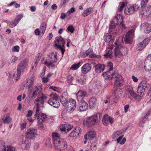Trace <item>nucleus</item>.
I'll list each match as a JSON object with an SVG mask.
<instances>
[{
	"instance_id": "6e6552de",
	"label": "nucleus",
	"mask_w": 151,
	"mask_h": 151,
	"mask_svg": "<svg viewBox=\"0 0 151 151\" xmlns=\"http://www.w3.org/2000/svg\"><path fill=\"white\" fill-rule=\"evenodd\" d=\"M101 115L100 113L96 114L94 116L88 117L86 119V124L91 125L95 124L98 122V120L100 119Z\"/></svg>"
},
{
	"instance_id": "9b49d317",
	"label": "nucleus",
	"mask_w": 151,
	"mask_h": 151,
	"mask_svg": "<svg viewBox=\"0 0 151 151\" xmlns=\"http://www.w3.org/2000/svg\"><path fill=\"white\" fill-rule=\"evenodd\" d=\"M115 45V48L114 50V54L115 56L118 58H121L122 56V53L121 52L122 49V45L120 42L116 40L114 42Z\"/></svg>"
},
{
	"instance_id": "49530a36",
	"label": "nucleus",
	"mask_w": 151,
	"mask_h": 151,
	"mask_svg": "<svg viewBox=\"0 0 151 151\" xmlns=\"http://www.w3.org/2000/svg\"><path fill=\"white\" fill-rule=\"evenodd\" d=\"M125 4L123 2H121L119 3L118 7V10L119 12L122 11L125 6Z\"/></svg>"
},
{
	"instance_id": "412c9836",
	"label": "nucleus",
	"mask_w": 151,
	"mask_h": 151,
	"mask_svg": "<svg viewBox=\"0 0 151 151\" xmlns=\"http://www.w3.org/2000/svg\"><path fill=\"white\" fill-rule=\"evenodd\" d=\"M149 41L150 40L149 39L147 38L144 40L137 45V50L139 51L142 50L147 45Z\"/></svg>"
},
{
	"instance_id": "774afa93",
	"label": "nucleus",
	"mask_w": 151,
	"mask_h": 151,
	"mask_svg": "<svg viewBox=\"0 0 151 151\" xmlns=\"http://www.w3.org/2000/svg\"><path fill=\"white\" fill-rule=\"evenodd\" d=\"M66 14L64 13H62L60 16V18L62 19H64L66 17Z\"/></svg>"
},
{
	"instance_id": "9d476101",
	"label": "nucleus",
	"mask_w": 151,
	"mask_h": 151,
	"mask_svg": "<svg viewBox=\"0 0 151 151\" xmlns=\"http://www.w3.org/2000/svg\"><path fill=\"white\" fill-rule=\"evenodd\" d=\"M126 93L127 97L130 99L137 96V94L134 91L132 87L129 85L126 87Z\"/></svg>"
},
{
	"instance_id": "f3484780",
	"label": "nucleus",
	"mask_w": 151,
	"mask_h": 151,
	"mask_svg": "<svg viewBox=\"0 0 151 151\" xmlns=\"http://www.w3.org/2000/svg\"><path fill=\"white\" fill-rule=\"evenodd\" d=\"M76 102L74 100H73L71 102H69L66 106L67 111L69 113L72 112L76 108Z\"/></svg>"
},
{
	"instance_id": "a19ab883",
	"label": "nucleus",
	"mask_w": 151,
	"mask_h": 151,
	"mask_svg": "<svg viewBox=\"0 0 151 151\" xmlns=\"http://www.w3.org/2000/svg\"><path fill=\"white\" fill-rule=\"evenodd\" d=\"M36 114L35 116L36 117H38V116H42V114L45 115L43 113H41L40 112V107L42 106H39V105H36Z\"/></svg>"
},
{
	"instance_id": "37998d69",
	"label": "nucleus",
	"mask_w": 151,
	"mask_h": 151,
	"mask_svg": "<svg viewBox=\"0 0 151 151\" xmlns=\"http://www.w3.org/2000/svg\"><path fill=\"white\" fill-rule=\"evenodd\" d=\"M82 65V63L80 62L76 64L72 65L70 68V69L76 70L77 69Z\"/></svg>"
},
{
	"instance_id": "f704fd0d",
	"label": "nucleus",
	"mask_w": 151,
	"mask_h": 151,
	"mask_svg": "<svg viewBox=\"0 0 151 151\" xmlns=\"http://www.w3.org/2000/svg\"><path fill=\"white\" fill-rule=\"evenodd\" d=\"M34 83L33 79L32 78L30 79H28L26 81L25 84L24 85L26 86L27 87L29 88L31 87L32 85Z\"/></svg>"
},
{
	"instance_id": "20e7f679",
	"label": "nucleus",
	"mask_w": 151,
	"mask_h": 151,
	"mask_svg": "<svg viewBox=\"0 0 151 151\" xmlns=\"http://www.w3.org/2000/svg\"><path fill=\"white\" fill-rule=\"evenodd\" d=\"M29 60L25 58L22 60L19 63L17 69V73L13 75L14 77H16V80L17 81L21 75V71H24L28 66Z\"/></svg>"
},
{
	"instance_id": "bb28decb",
	"label": "nucleus",
	"mask_w": 151,
	"mask_h": 151,
	"mask_svg": "<svg viewBox=\"0 0 151 151\" xmlns=\"http://www.w3.org/2000/svg\"><path fill=\"white\" fill-rule=\"evenodd\" d=\"M95 70L96 73H99L103 72L105 68V66L104 64H98L95 66Z\"/></svg>"
},
{
	"instance_id": "2f4dec72",
	"label": "nucleus",
	"mask_w": 151,
	"mask_h": 151,
	"mask_svg": "<svg viewBox=\"0 0 151 151\" xmlns=\"http://www.w3.org/2000/svg\"><path fill=\"white\" fill-rule=\"evenodd\" d=\"M96 99L94 97H92L89 99V102L91 108H93L96 106Z\"/></svg>"
},
{
	"instance_id": "ddd939ff",
	"label": "nucleus",
	"mask_w": 151,
	"mask_h": 151,
	"mask_svg": "<svg viewBox=\"0 0 151 151\" xmlns=\"http://www.w3.org/2000/svg\"><path fill=\"white\" fill-rule=\"evenodd\" d=\"M147 84L146 81H142L139 83L137 88V91L140 95L143 93L145 91V89L147 87Z\"/></svg>"
},
{
	"instance_id": "5701e85b",
	"label": "nucleus",
	"mask_w": 151,
	"mask_h": 151,
	"mask_svg": "<svg viewBox=\"0 0 151 151\" xmlns=\"http://www.w3.org/2000/svg\"><path fill=\"white\" fill-rule=\"evenodd\" d=\"M73 127V126L70 124H64L60 127V131L62 133H65L68 132Z\"/></svg>"
},
{
	"instance_id": "423d86ee",
	"label": "nucleus",
	"mask_w": 151,
	"mask_h": 151,
	"mask_svg": "<svg viewBox=\"0 0 151 151\" xmlns=\"http://www.w3.org/2000/svg\"><path fill=\"white\" fill-rule=\"evenodd\" d=\"M37 130L35 128H30L26 132L25 138L29 140L34 139L37 135Z\"/></svg>"
},
{
	"instance_id": "0eeeda50",
	"label": "nucleus",
	"mask_w": 151,
	"mask_h": 151,
	"mask_svg": "<svg viewBox=\"0 0 151 151\" xmlns=\"http://www.w3.org/2000/svg\"><path fill=\"white\" fill-rule=\"evenodd\" d=\"M58 100V96L56 94H54L51 95L50 98L48 100L47 103L54 107L58 108L60 105Z\"/></svg>"
},
{
	"instance_id": "13d9d810",
	"label": "nucleus",
	"mask_w": 151,
	"mask_h": 151,
	"mask_svg": "<svg viewBox=\"0 0 151 151\" xmlns=\"http://www.w3.org/2000/svg\"><path fill=\"white\" fill-rule=\"evenodd\" d=\"M68 1L69 0H62L60 3L61 6H63L65 5Z\"/></svg>"
},
{
	"instance_id": "603ef678",
	"label": "nucleus",
	"mask_w": 151,
	"mask_h": 151,
	"mask_svg": "<svg viewBox=\"0 0 151 151\" xmlns=\"http://www.w3.org/2000/svg\"><path fill=\"white\" fill-rule=\"evenodd\" d=\"M89 57L91 58H96L100 59L101 58L100 55H97L95 54H92L89 55Z\"/></svg>"
},
{
	"instance_id": "338daca9",
	"label": "nucleus",
	"mask_w": 151,
	"mask_h": 151,
	"mask_svg": "<svg viewBox=\"0 0 151 151\" xmlns=\"http://www.w3.org/2000/svg\"><path fill=\"white\" fill-rule=\"evenodd\" d=\"M129 104L126 105L124 106V110L125 113L127 112L128 111V109L129 108Z\"/></svg>"
},
{
	"instance_id": "f257e3e1",
	"label": "nucleus",
	"mask_w": 151,
	"mask_h": 151,
	"mask_svg": "<svg viewBox=\"0 0 151 151\" xmlns=\"http://www.w3.org/2000/svg\"><path fill=\"white\" fill-rule=\"evenodd\" d=\"M107 67L109 68V70L102 74L103 77L105 79H113L115 86L120 87L122 86L123 83V79L122 76L116 72L112 73L111 72L113 68V63L111 62H109Z\"/></svg>"
},
{
	"instance_id": "72a5a7b5",
	"label": "nucleus",
	"mask_w": 151,
	"mask_h": 151,
	"mask_svg": "<svg viewBox=\"0 0 151 151\" xmlns=\"http://www.w3.org/2000/svg\"><path fill=\"white\" fill-rule=\"evenodd\" d=\"M57 41L58 43V45L56 44V45L58 47V45L64 47L65 42L61 36L59 37L57 40Z\"/></svg>"
},
{
	"instance_id": "58836bf2",
	"label": "nucleus",
	"mask_w": 151,
	"mask_h": 151,
	"mask_svg": "<svg viewBox=\"0 0 151 151\" xmlns=\"http://www.w3.org/2000/svg\"><path fill=\"white\" fill-rule=\"evenodd\" d=\"M60 100L61 104L64 106H66L70 102L67 98L64 96L62 97Z\"/></svg>"
},
{
	"instance_id": "bf43d9fd",
	"label": "nucleus",
	"mask_w": 151,
	"mask_h": 151,
	"mask_svg": "<svg viewBox=\"0 0 151 151\" xmlns=\"http://www.w3.org/2000/svg\"><path fill=\"white\" fill-rule=\"evenodd\" d=\"M3 147L4 149L5 148V142L3 140H0V147Z\"/></svg>"
},
{
	"instance_id": "473e14b6",
	"label": "nucleus",
	"mask_w": 151,
	"mask_h": 151,
	"mask_svg": "<svg viewBox=\"0 0 151 151\" xmlns=\"http://www.w3.org/2000/svg\"><path fill=\"white\" fill-rule=\"evenodd\" d=\"M93 11V9L91 7L87 8L82 13L83 17H86L91 14Z\"/></svg>"
},
{
	"instance_id": "aec40b11",
	"label": "nucleus",
	"mask_w": 151,
	"mask_h": 151,
	"mask_svg": "<svg viewBox=\"0 0 151 151\" xmlns=\"http://www.w3.org/2000/svg\"><path fill=\"white\" fill-rule=\"evenodd\" d=\"M42 90V88L41 87V85H39L36 86L33 90L32 97H35L37 96L38 93L39 96L41 95Z\"/></svg>"
},
{
	"instance_id": "a211bd4d",
	"label": "nucleus",
	"mask_w": 151,
	"mask_h": 151,
	"mask_svg": "<svg viewBox=\"0 0 151 151\" xmlns=\"http://www.w3.org/2000/svg\"><path fill=\"white\" fill-rule=\"evenodd\" d=\"M29 139H23L19 143V145L21 148L24 150H27L30 146V143Z\"/></svg>"
},
{
	"instance_id": "8fccbe9b",
	"label": "nucleus",
	"mask_w": 151,
	"mask_h": 151,
	"mask_svg": "<svg viewBox=\"0 0 151 151\" xmlns=\"http://www.w3.org/2000/svg\"><path fill=\"white\" fill-rule=\"evenodd\" d=\"M17 24V22L14 19V21L10 22L9 25V27L10 28H12L15 27Z\"/></svg>"
},
{
	"instance_id": "c9c22d12",
	"label": "nucleus",
	"mask_w": 151,
	"mask_h": 151,
	"mask_svg": "<svg viewBox=\"0 0 151 151\" xmlns=\"http://www.w3.org/2000/svg\"><path fill=\"white\" fill-rule=\"evenodd\" d=\"M3 123L4 124H9L10 122L12 119L10 117L8 114L4 116L3 118Z\"/></svg>"
},
{
	"instance_id": "2eb2a0df",
	"label": "nucleus",
	"mask_w": 151,
	"mask_h": 151,
	"mask_svg": "<svg viewBox=\"0 0 151 151\" xmlns=\"http://www.w3.org/2000/svg\"><path fill=\"white\" fill-rule=\"evenodd\" d=\"M144 69L146 71H149L151 70V55H149L145 59Z\"/></svg>"
},
{
	"instance_id": "a878e982",
	"label": "nucleus",
	"mask_w": 151,
	"mask_h": 151,
	"mask_svg": "<svg viewBox=\"0 0 151 151\" xmlns=\"http://www.w3.org/2000/svg\"><path fill=\"white\" fill-rule=\"evenodd\" d=\"M81 129L80 127H77L74 129L70 134V137L76 138L77 137L79 134L81 133Z\"/></svg>"
},
{
	"instance_id": "7ed1b4c3",
	"label": "nucleus",
	"mask_w": 151,
	"mask_h": 151,
	"mask_svg": "<svg viewBox=\"0 0 151 151\" xmlns=\"http://www.w3.org/2000/svg\"><path fill=\"white\" fill-rule=\"evenodd\" d=\"M49 57L44 62V64L50 68L54 69L55 65L53 63L58 61V57L56 52H52L48 55Z\"/></svg>"
},
{
	"instance_id": "4468645a",
	"label": "nucleus",
	"mask_w": 151,
	"mask_h": 151,
	"mask_svg": "<svg viewBox=\"0 0 151 151\" xmlns=\"http://www.w3.org/2000/svg\"><path fill=\"white\" fill-rule=\"evenodd\" d=\"M46 99L47 97L42 93L41 95H40L39 97H37L35 99L34 101V103L35 105L42 106Z\"/></svg>"
},
{
	"instance_id": "ea45409f",
	"label": "nucleus",
	"mask_w": 151,
	"mask_h": 151,
	"mask_svg": "<svg viewBox=\"0 0 151 151\" xmlns=\"http://www.w3.org/2000/svg\"><path fill=\"white\" fill-rule=\"evenodd\" d=\"M105 41L107 42H108L110 44L113 43V40L112 39V37L111 35H108L105 36Z\"/></svg>"
},
{
	"instance_id": "de8ad7c7",
	"label": "nucleus",
	"mask_w": 151,
	"mask_h": 151,
	"mask_svg": "<svg viewBox=\"0 0 151 151\" xmlns=\"http://www.w3.org/2000/svg\"><path fill=\"white\" fill-rule=\"evenodd\" d=\"M40 54H38L35 58L36 60L34 63V66H35V67H36L37 66L39 61L40 60Z\"/></svg>"
},
{
	"instance_id": "e2e57ef3",
	"label": "nucleus",
	"mask_w": 151,
	"mask_h": 151,
	"mask_svg": "<svg viewBox=\"0 0 151 151\" xmlns=\"http://www.w3.org/2000/svg\"><path fill=\"white\" fill-rule=\"evenodd\" d=\"M32 111L31 110H29L28 111V113L27 114L26 116L27 117H30L32 114Z\"/></svg>"
},
{
	"instance_id": "3c124183",
	"label": "nucleus",
	"mask_w": 151,
	"mask_h": 151,
	"mask_svg": "<svg viewBox=\"0 0 151 151\" xmlns=\"http://www.w3.org/2000/svg\"><path fill=\"white\" fill-rule=\"evenodd\" d=\"M18 59V58L15 56L13 55L11 58V63H15Z\"/></svg>"
},
{
	"instance_id": "09e8293b",
	"label": "nucleus",
	"mask_w": 151,
	"mask_h": 151,
	"mask_svg": "<svg viewBox=\"0 0 151 151\" xmlns=\"http://www.w3.org/2000/svg\"><path fill=\"white\" fill-rule=\"evenodd\" d=\"M148 1V0H142L141 2V7L142 8L145 7Z\"/></svg>"
},
{
	"instance_id": "4c0bfd02",
	"label": "nucleus",
	"mask_w": 151,
	"mask_h": 151,
	"mask_svg": "<svg viewBox=\"0 0 151 151\" xmlns=\"http://www.w3.org/2000/svg\"><path fill=\"white\" fill-rule=\"evenodd\" d=\"M47 26V24L45 22H44L41 23L40 26V31L43 34L45 33V31Z\"/></svg>"
},
{
	"instance_id": "4d7b16f0",
	"label": "nucleus",
	"mask_w": 151,
	"mask_h": 151,
	"mask_svg": "<svg viewBox=\"0 0 151 151\" xmlns=\"http://www.w3.org/2000/svg\"><path fill=\"white\" fill-rule=\"evenodd\" d=\"M58 47L60 50L62 52V55H63L64 52L65 51V49L64 48V47L60 46V45H58Z\"/></svg>"
},
{
	"instance_id": "6e6d98bb",
	"label": "nucleus",
	"mask_w": 151,
	"mask_h": 151,
	"mask_svg": "<svg viewBox=\"0 0 151 151\" xmlns=\"http://www.w3.org/2000/svg\"><path fill=\"white\" fill-rule=\"evenodd\" d=\"M19 47L18 46H16L14 47L12 49L13 52H18L19 51Z\"/></svg>"
},
{
	"instance_id": "c85d7f7f",
	"label": "nucleus",
	"mask_w": 151,
	"mask_h": 151,
	"mask_svg": "<svg viewBox=\"0 0 151 151\" xmlns=\"http://www.w3.org/2000/svg\"><path fill=\"white\" fill-rule=\"evenodd\" d=\"M95 136L96 133L95 132L90 131L84 136V138L86 139H88L91 140L95 137Z\"/></svg>"
},
{
	"instance_id": "79ce46f5",
	"label": "nucleus",
	"mask_w": 151,
	"mask_h": 151,
	"mask_svg": "<svg viewBox=\"0 0 151 151\" xmlns=\"http://www.w3.org/2000/svg\"><path fill=\"white\" fill-rule=\"evenodd\" d=\"M123 134L122 132L118 131L113 134L112 135V138L114 139H116Z\"/></svg>"
},
{
	"instance_id": "e433bc0d",
	"label": "nucleus",
	"mask_w": 151,
	"mask_h": 151,
	"mask_svg": "<svg viewBox=\"0 0 151 151\" xmlns=\"http://www.w3.org/2000/svg\"><path fill=\"white\" fill-rule=\"evenodd\" d=\"M123 136L124 134H123L117 138L116 140L118 143H119L121 145L124 143L126 141V139L125 137L123 138Z\"/></svg>"
},
{
	"instance_id": "69168bd1",
	"label": "nucleus",
	"mask_w": 151,
	"mask_h": 151,
	"mask_svg": "<svg viewBox=\"0 0 151 151\" xmlns=\"http://www.w3.org/2000/svg\"><path fill=\"white\" fill-rule=\"evenodd\" d=\"M50 139H47L46 141V144L48 146H49L51 144Z\"/></svg>"
},
{
	"instance_id": "c756f323",
	"label": "nucleus",
	"mask_w": 151,
	"mask_h": 151,
	"mask_svg": "<svg viewBox=\"0 0 151 151\" xmlns=\"http://www.w3.org/2000/svg\"><path fill=\"white\" fill-rule=\"evenodd\" d=\"M86 80V77L84 75L78 76L76 78V81L81 85L85 84Z\"/></svg>"
},
{
	"instance_id": "b1692460",
	"label": "nucleus",
	"mask_w": 151,
	"mask_h": 151,
	"mask_svg": "<svg viewBox=\"0 0 151 151\" xmlns=\"http://www.w3.org/2000/svg\"><path fill=\"white\" fill-rule=\"evenodd\" d=\"M76 95L77 99L79 101L83 100V99L87 95V93L85 91L80 90L76 93Z\"/></svg>"
},
{
	"instance_id": "680f3d73",
	"label": "nucleus",
	"mask_w": 151,
	"mask_h": 151,
	"mask_svg": "<svg viewBox=\"0 0 151 151\" xmlns=\"http://www.w3.org/2000/svg\"><path fill=\"white\" fill-rule=\"evenodd\" d=\"M27 126V123L25 122H24L23 123H22L21 125V128L22 129H23L24 128H25Z\"/></svg>"
},
{
	"instance_id": "cd10ccee",
	"label": "nucleus",
	"mask_w": 151,
	"mask_h": 151,
	"mask_svg": "<svg viewBox=\"0 0 151 151\" xmlns=\"http://www.w3.org/2000/svg\"><path fill=\"white\" fill-rule=\"evenodd\" d=\"M91 68V64L86 63L81 68V71L83 74H85L89 71Z\"/></svg>"
},
{
	"instance_id": "39448f33",
	"label": "nucleus",
	"mask_w": 151,
	"mask_h": 151,
	"mask_svg": "<svg viewBox=\"0 0 151 151\" xmlns=\"http://www.w3.org/2000/svg\"><path fill=\"white\" fill-rule=\"evenodd\" d=\"M123 21V17L120 14H117L113 21L111 22V25L109 27L110 32L115 28L116 25L119 24L120 23H121Z\"/></svg>"
},
{
	"instance_id": "864d4df0",
	"label": "nucleus",
	"mask_w": 151,
	"mask_h": 151,
	"mask_svg": "<svg viewBox=\"0 0 151 151\" xmlns=\"http://www.w3.org/2000/svg\"><path fill=\"white\" fill-rule=\"evenodd\" d=\"M67 30L71 33H73L74 31V28L73 25H70L68 27Z\"/></svg>"
},
{
	"instance_id": "7c9ffc66",
	"label": "nucleus",
	"mask_w": 151,
	"mask_h": 151,
	"mask_svg": "<svg viewBox=\"0 0 151 151\" xmlns=\"http://www.w3.org/2000/svg\"><path fill=\"white\" fill-rule=\"evenodd\" d=\"M120 89L118 88L115 89L112 93V98L114 99L117 97H119L121 96L122 94V92L120 91Z\"/></svg>"
},
{
	"instance_id": "4be33fe9",
	"label": "nucleus",
	"mask_w": 151,
	"mask_h": 151,
	"mask_svg": "<svg viewBox=\"0 0 151 151\" xmlns=\"http://www.w3.org/2000/svg\"><path fill=\"white\" fill-rule=\"evenodd\" d=\"M109 122L111 124H112L114 122L113 118L108 114L104 115L102 119V122L103 124L104 125H107Z\"/></svg>"
},
{
	"instance_id": "5fc2aeb1",
	"label": "nucleus",
	"mask_w": 151,
	"mask_h": 151,
	"mask_svg": "<svg viewBox=\"0 0 151 151\" xmlns=\"http://www.w3.org/2000/svg\"><path fill=\"white\" fill-rule=\"evenodd\" d=\"M23 16L22 15H20L17 16L16 18L14 19V20L16 21L17 23H19V21L23 17Z\"/></svg>"
},
{
	"instance_id": "c03bdc74",
	"label": "nucleus",
	"mask_w": 151,
	"mask_h": 151,
	"mask_svg": "<svg viewBox=\"0 0 151 151\" xmlns=\"http://www.w3.org/2000/svg\"><path fill=\"white\" fill-rule=\"evenodd\" d=\"M4 151H15L16 149L15 147L10 146L7 145L6 147H5Z\"/></svg>"
},
{
	"instance_id": "f8f14e48",
	"label": "nucleus",
	"mask_w": 151,
	"mask_h": 151,
	"mask_svg": "<svg viewBox=\"0 0 151 151\" xmlns=\"http://www.w3.org/2000/svg\"><path fill=\"white\" fill-rule=\"evenodd\" d=\"M134 34V30L132 29L127 32L125 36L124 41L126 44H130L132 43Z\"/></svg>"
},
{
	"instance_id": "1a4fd4ad",
	"label": "nucleus",
	"mask_w": 151,
	"mask_h": 151,
	"mask_svg": "<svg viewBox=\"0 0 151 151\" xmlns=\"http://www.w3.org/2000/svg\"><path fill=\"white\" fill-rule=\"evenodd\" d=\"M139 8L138 6L135 4L134 5H129L126 7L124 10V13L127 15L133 14L136 10Z\"/></svg>"
},
{
	"instance_id": "052dcab7",
	"label": "nucleus",
	"mask_w": 151,
	"mask_h": 151,
	"mask_svg": "<svg viewBox=\"0 0 151 151\" xmlns=\"http://www.w3.org/2000/svg\"><path fill=\"white\" fill-rule=\"evenodd\" d=\"M35 34L37 35H40V31L38 28L36 29L35 31Z\"/></svg>"
},
{
	"instance_id": "dca6fc26",
	"label": "nucleus",
	"mask_w": 151,
	"mask_h": 151,
	"mask_svg": "<svg viewBox=\"0 0 151 151\" xmlns=\"http://www.w3.org/2000/svg\"><path fill=\"white\" fill-rule=\"evenodd\" d=\"M88 103L83 100L81 101L80 103L77 106V109L79 111H85L88 108Z\"/></svg>"
},
{
	"instance_id": "f03ea898",
	"label": "nucleus",
	"mask_w": 151,
	"mask_h": 151,
	"mask_svg": "<svg viewBox=\"0 0 151 151\" xmlns=\"http://www.w3.org/2000/svg\"><path fill=\"white\" fill-rule=\"evenodd\" d=\"M52 142L55 149L58 150L65 149L67 146V142L64 139L60 138V135L57 133H52Z\"/></svg>"
},
{
	"instance_id": "393cba45",
	"label": "nucleus",
	"mask_w": 151,
	"mask_h": 151,
	"mask_svg": "<svg viewBox=\"0 0 151 151\" xmlns=\"http://www.w3.org/2000/svg\"><path fill=\"white\" fill-rule=\"evenodd\" d=\"M151 26L150 24H149L147 23H144L141 25V29L143 30L145 33H148L151 31Z\"/></svg>"
},
{
	"instance_id": "0e129e2a",
	"label": "nucleus",
	"mask_w": 151,
	"mask_h": 151,
	"mask_svg": "<svg viewBox=\"0 0 151 151\" xmlns=\"http://www.w3.org/2000/svg\"><path fill=\"white\" fill-rule=\"evenodd\" d=\"M75 9L73 7H72L69 10L68 12L67 13L70 14V13H73L75 12Z\"/></svg>"
},
{
	"instance_id": "6ab92c4d",
	"label": "nucleus",
	"mask_w": 151,
	"mask_h": 151,
	"mask_svg": "<svg viewBox=\"0 0 151 151\" xmlns=\"http://www.w3.org/2000/svg\"><path fill=\"white\" fill-rule=\"evenodd\" d=\"M41 115L42 116H40L37 118L38 121V126L40 129H43L44 127L42 123L46 119L47 116L46 115L44 114H42Z\"/></svg>"
},
{
	"instance_id": "a18cd8bd",
	"label": "nucleus",
	"mask_w": 151,
	"mask_h": 151,
	"mask_svg": "<svg viewBox=\"0 0 151 151\" xmlns=\"http://www.w3.org/2000/svg\"><path fill=\"white\" fill-rule=\"evenodd\" d=\"M112 52L111 50L107 51L104 55V56L106 58H111L112 57Z\"/></svg>"
}]
</instances>
